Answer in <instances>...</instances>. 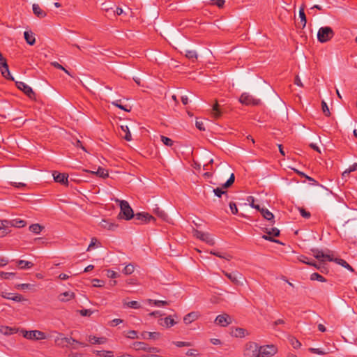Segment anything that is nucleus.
Wrapping results in <instances>:
<instances>
[{
	"instance_id": "nucleus-56",
	"label": "nucleus",
	"mask_w": 357,
	"mask_h": 357,
	"mask_svg": "<svg viewBox=\"0 0 357 357\" xmlns=\"http://www.w3.org/2000/svg\"><path fill=\"white\" fill-rule=\"evenodd\" d=\"M93 286L96 287H103L105 282L99 279H93L92 280Z\"/></svg>"
},
{
	"instance_id": "nucleus-32",
	"label": "nucleus",
	"mask_w": 357,
	"mask_h": 357,
	"mask_svg": "<svg viewBox=\"0 0 357 357\" xmlns=\"http://www.w3.org/2000/svg\"><path fill=\"white\" fill-rule=\"evenodd\" d=\"M11 227L22 228L26 226V222L23 220L14 219L10 220Z\"/></svg>"
},
{
	"instance_id": "nucleus-34",
	"label": "nucleus",
	"mask_w": 357,
	"mask_h": 357,
	"mask_svg": "<svg viewBox=\"0 0 357 357\" xmlns=\"http://www.w3.org/2000/svg\"><path fill=\"white\" fill-rule=\"evenodd\" d=\"M91 174H96L101 178L108 177V172L102 167H98L96 172L91 171Z\"/></svg>"
},
{
	"instance_id": "nucleus-53",
	"label": "nucleus",
	"mask_w": 357,
	"mask_h": 357,
	"mask_svg": "<svg viewBox=\"0 0 357 357\" xmlns=\"http://www.w3.org/2000/svg\"><path fill=\"white\" fill-rule=\"evenodd\" d=\"M126 336L128 337V338H130V339H136V338H139L138 335H137V332L136 331H134V330H131V331H129L127 334L126 335Z\"/></svg>"
},
{
	"instance_id": "nucleus-37",
	"label": "nucleus",
	"mask_w": 357,
	"mask_h": 357,
	"mask_svg": "<svg viewBox=\"0 0 357 357\" xmlns=\"http://www.w3.org/2000/svg\"><path fill=\"white\" fill-rule=\"evenodd\" d=\"M248 333L246 330L242 328H236L235 331L233 332V335L236 337H243L247 335Z\"/></svg>"
},
{
	"instance_id": "nucleus-14",
	"label": "nucleus",
	"mask_w": 357,
	"mask_h": 357,
	"mask_svg": "<svg viewBox=\"0 0 357 357\" xmlns=\"http://www.w3.org/2000/svg\"><path fill=\"white\" fill-rule=\"evenodd\" d=\"M0 296L4 298L14 301L15 302H21L23 301V297L20 294L1 291Z\"/></svg>"
},
{
	"instance_id": "nucleus-59",
	"label": "nucleus",
	"mask_w": 357,
	"mask_h": 357,
	"mask_svg": "<svg viewBox=\"0 0 357 357\" xmlns=\"http://www.w3.org/2000/svg\"><path fill=\"white\" fill-rule=\"evenodd\" d=\"M153 304L155 306L161 307V306H165V305H169V303L166 301L154 300Z\"/></svg>"
},
{
	"instance_id": "nucleus-62",
	"label": "nucleus",
	"mask_w": 357,
	"mask_h": 357,
	"mask_svg": "<svg viewBox=\"0 0 357 357\" xmlns=\"http://www.w3.org/2000/svg\"><path fill=\"white\" fill-rule=\"evenodd\" d=\"M186 355L188 356L196 357V356H199V354L197 349H189L186 352Z\"/></svg>"
},
{
	"instance_id": "nucleus-57",
	"label": "nucleus",
	"mask_w": 357,
	"mask_h": 357,
	"mask_svg": "<svg viewBox=\"0 0 357 357\" xmlns=\"http://www.w3.org/2000/svg\"><path fill=\"white\" fill-rule=\"evenodd\" d=\"M174 344L178 347L191 346V343L189 342L177 341V342H174Z\"/></svg>"
},
{
	"instance_id": "nucleus-48",
	"label": "nucleus",
	"mask_w": 357,
	"mask_h": 357,
	"mask_svg": "<svg viewBox=\"0 0 357 357\" xmlns=\"http://www.w3.org/2000/svg\"><path fill=\"white\" fill-rule=\"evenodd\" d=\"M121 100H116L115 101H113L112 104L121 109H123L126 112H130V109H128L126 106L121 105Z\"/></svg>"
},
{
	"instance_id": "nucleus-13",
	"label": "nucleus",
	"mask_w": 357,
	"mask_h": 357,
	"mask_svg": "<svg viewBox=\"0 0 357 357\" xmlns=\"http://www.w3.org/2000/svg\"><path fill=\"white\" fill-rule=\"evenodd\" d=\"M195 235H196L197 238L206 242L208 245H213L215 243L213 238L208 233H204V232L197 230L195 231Z\"/></svg>"
},
{
	"instance_id": "nucleus-24",
	"label": "nucleus",
	"mask_w": 357,
	"mask_h": 357,
	"mask_svg": "<svg viewBox=\"0 0 357 357\" xmlns=\"http://www.w3.org/2000/svg\"><path fill=\"white\" fill-rule=\"evenodd\" d=\"M32 8L34 15L39 18H43L47 15V13L40 8L38 4L33 3Z\"/></svg>"
},
{
	"instance_id": "nucleus-51",
	"label": "nucleus",
	"mask_w": 357,
	"mask_h": 357,
	"mask_svg": "<svg viewBox=\"0 0 357 357\" xmlns=\"http://www.w3.org/2000/svg\"><path fill=\"white\" fill-rule=\"evenodd\" d=\"M321 107H322V111H323L324 114L326 116H329L331 115L329 108H328L327 104L326 103V102L324 100L321 102Z\"/></svg>"
},
{
	"instance_id": "nucleus-63",
	"label": "nucleus",
	"mask_w": 357,
	"mask_h": 357,
	"mask_svg": "<svg viewBox=\"0 0 357 357\" xmlns=\"http://www.w3.org/2000/svg\"><path fill=\"white\" fill-rule=\"evenodd\" d=\"M299 261L306 264H312V261L308 260V258L304 255H301L298 257Z\"/></svg>"
},
{
	"instance_id": "nucleus-3",
	"label": "nucleus",
	"mask_w": 357,
	"mask_h": 357,
	"mask_svg": "<svg viewBox=\"0 0 357 357\" xmlns=\"http://www.w3.org/2000/svg\"><path fill=\"white\" fill-rule=\"evenodd\" d=\"M259 345L255 342H247L243 348L244 357H259Z\"/></svg>"
},
{
	"instance_id": "nucleus-26",
	"label": "nucleus",
	"mask_w": 357,
	"mask_h": 357,
	"mask_svg": "<svg viewBox=\"0 0 357 357\" xmlns=\"http://www.w3.org/2000/svg\"><path fill=\"white\" fill-rule=\"evenodd\" d=\"M148 347L149 345L146 343L142 342H135L132 344V347L136 351H148Z\"/></svg>"
},
{
	"instance_id": "nucleus-38",
	"label": "nucleus",
	"mask_w": 357,
	"mask_h": 357,
	"mask_svg": "<svg viewBox=\"0 0 357 357\" xmlns=\"http://www.w3.org/2000/svg\"><path fill=\"white\" fill-rule=\"evenodd\" d=\"M185 56L192 61L197 59V54L195 50H185Z\"/></svg>"
},
{
	"instance_id": "nucleus-25",
	"label": "nucleus",
	"mask_w": 357,
	"mask_h": 357,
	"mask_svg": "<svg viewBox=\"0 0 357 357\" xmlns=\"http://www.w3.org/2000/svg\"><path fill=\"white\" fill-rule=\"evenodd\" d=\"M160 334L158 332H142L141 337L142 339H153L157 340L160 337Z\"/></svg>"
},
{
	"instance_id": "nucleus-54",
	"label": "nucleus",
	"mask_w": 357,
	"mask_h": 357,
	"mask_svg": "<svg viewBox=\"0 0 357 357\" xmlns=\"http://www.w3.org/2000/svg\"><path fill=\"white\" fill-rule=\"evenodd\" d=\"M225 0H211V5H215L218 8H222L225 5Z\"/></svg>"
},
{
	"instance_id": "nucleus-12",
	"label": "nucleus",
	"mask_w": 357,
	"mask_h": 357,
	"mask_svg": "<svg viewBox=\"0 0 357 357\" xmlns=\"http://www.w3.org/2000/svg\"><path fill=\"white\" fill-rule=\"evenodd\" d=\"M225 275L231 280L236 285H243V283L238 280L242 279V274L238 272H233V273H227L226 271H223Z\"/></svg>"
},
{
	"instance_id": "nucleus-29",
	"label": "nucleus",
	"mask_w": 357,
	"mask_h": 357,
	"mask_svg": "<svg viewBox=\"0 0 357 357\" xmlns=\"http://www.w3.org/2000/svg\"><path fill=\"white\" fill-rule=\"evenodd\" d=\"M17 264L21 269H29L33 266L32 262L25 260H19L17 261Z\"/></svg>"
},
{
	"instance_id": "nucleus-49",
	"label": "nucleus",
	"mask_w": 357,
	"mask_h": 357,
	"mask_svg": "<svg viewBox=\"0 0 357 357\" xmlns=\"http://www.w3.org/2000/svg\"><path fill=\"white\" fill-rule=\"evenodd\" d=\"M289 342L294 349H298L301 346V343L295 337H291L289 339Z\"/></svg>"
},
{
	"instance_id": "nucleus-36",
	"label": "nucleus",
	"mask_w": 357,
	"mask_h": 357,
	"mask_svg": "<svg viewBox=\"0 0 357 357\" xmlns=\"http://www.w3.org/2000/svg\"><path fill=\"white\" fill-rule=\"evenodd\" d=\"M121 129L126 133L125 136L123 137V138L126 140V141H131L132 140V136H131V133L129 130V128H128V126L127 125H121Z\"/></svg>"
},
{
	"instance_id": "nucleus-4",
	"label": "nucleus",
	"mask_w": 357,
	"mask_h": 357,
	"mask_svg": "<svg viewBox=\"0 0 357 357\" xmlns=\"http://www.w3.org/2000/svg\"><path fill=\"white\" fill-rule=\"evenodd\" d=\"M278 348L274 344L259 346V357H271L276 354Z\"/></svg>"
},
{
	"instance_id": "nucleus-35",
	"label": "nucleus",
	"mask_w": 357,
	"mask_h": 357,
	"mask_svg": "<svg viewBox=\"0 0 357 357\" xmlns=\"http://www.w3.org/2000/svg\"><path fill=\"white\" fill-rule=\"evenodd\" d=\"M106 339L105 337H97L93 335H89V341L91 342L92 344H103L105 342Z\"/></svg>"
},
{
	"instance_id": "nucleus-16",
	"label": "nucleus",
	"mask_w": 357,
	"mask_h": 357,
	"mask_svg": "<svg viewBox=\"0 0 357 357\" xmlns=\"http://www.w3.org/2000/svg\"><path fill=\"white\" fill-rule=\"evenodd\" d=\"M54 179L56 182L60 183L61 184L68 185V175L64 173H59L57 172H54L53 173Z\"/></svg>"
},
{
	"instance_id": "nucleus-8",
	"label": "nucleus",
	"mask_w": 357,
	"mask_h": 357,
	"mask_svg": "<svg viewBox=\"0 0 357 357\" xmlns=\"http://www.w3.org/2000/svg\"><path fill=\"white\" fill-rule=\"evenodd\" d=\"M239 101L242 104L246 105H258L260 103L259 99H255V98L252 97V96H251L247 93H243L241 96Z\"/></svg>"
},
{
	"instance_id": "nucleus-15",
	"label": "nucleus",
	"mask_w": 357,
	"mask_h": 357,
	"mask_svg": "<svg viewBox=\"0 0 357 357\" xmlns=\"http://www.w3.org/2000/svg\"><path fill=\"white\" fill-rule=\"evenodd\" d=\"M136 220H140L143 222H149L151 220L155 221V219L153 216L150 215L148 213L142 212V213H138L135 215L134 216Z\"/></svg>"
},
{
	"instance_id": "nucleus-2",
	"label": "nucleus",
	"mask_w": 357,
	"mask_h": 357,
	"mask_svg": "<svg viewBox=\"0 0 357 357\" xmlns=\"http://www.w3.org/2000/svg\"><path fill=\"white\" fill-rule=\"evenodd\" d=\"M335 33L330 26H322L319 28L317 33V39L321 43H326L333 38Z\"/></svg>"
},
{
	"instance_id": "nucleus-22",
	"label": "nucleus",
	"mask_w": 357,
	"mask_h": 357,
	"mask_svg": "<svg viewBox=\"0 0 357 357\" xmlns=\"http://www.w3.org/2000/svg\"><path fill=\"white\" fill-rule=\"evenodd\" d=\"M160 322L159 324L167 328H171L176 324V321H174L172 316H168L163 319H160Z\"/></svg>"
},
{
	"instance_id": "nucleus-23",
	"label": "nucleus",
	"mask_w": 357,
	"mask_h": 357,
	"mask_svg": "<svg viewBox=\"0 0 357 357\" xmlns=\"http://www.w3.org/2000/svg\"><path fill=\"white\" fill-rule=\"evenodd\" d=\"M24 37L26 42L29 45H33L35 44L36 38H35L34 34L32 31H24Z\"/></svg>"
},
{
	"instance_id": "nucleus-33",
	"label": "nucleus",
	"mask_w": 357,
	"mask_h": 357,
	"mask_svg": "<svg viewBox=\"0 0 357 357\" xmlns=\"http://www.w3.org/2000/svg\"><path fill=\"white\" fill-rule=\"evenodd\" d=\"M210 253L213 255H215L216 257H218L220 258H222V259H225L227 261H229L231 258H232V256L229 254H227V253H221V252H216V251H214V250H211L210 252Z\"/></svg>"
},
{
	"instance_id": "nucleus-10",
	"label": "nucleus",
	"mask_w": 357,
	"mask_h": 357,
	"mask_svg": "<svg viewBox=\"0 0 357 357\" xmlns=\"http://www.w3.org/2000/svg\"><path fill=\"white\" fill-rule=\"evenodd\" d=\"M17 87L22 91L29 98H35V93L32 90V89L26 84L24 82H16Z\"/></svg>"
},
{
	"instance_id": "nucleus-40",
	"label": "nucleus",
	"mask_w": 357,
	"mask_h": 357,
	"mask_svg": "<svg viewBox=\"0 0 357 357\" xmlns=\"http://www.w3.org/2000/svg\"><path fill=\"white\" fill-rule=\"evenodd\" d=\"M154 213L156 215L160 218L162 220H165L167 218V215L165 213L164 211L160 209L159 207H156L154 209Z\"/></svg>"
},
{
	"instance_id": "nucleus-1",
	"label": "nucleus",
	"mask_w": 357,
	"mask_h": 357,
	"mask_svg": "<svg viewBox=\"0 0 357 357\" xmlns=\"http://www.w3.org/2000/svg\"><path fill=\"white\" fill-rule=\"evenodd\" d=\"M115 202L119 204L121 211L119 216L121 218L129 220L134 218L135 214L133 210L127 201L116 199Z\"/></svg>"
},
{
	"instance_id": "nucleus-60",
	"label": "nucleus",
	"mask_w": 357,
	"mask_h": 357,
	"mask_svg": "<svg viewBox=\"0 0 357 357\" xmlns=\"http://www.w3.org/2000/svg\"><path fill=\"white\" fill-rule=\"evenodd\" d=\"M299 211H300V213H301V216L305 218H309L310 217V215H311L310 213L307 211L303 208H299Z\"/></svg>"
},
{
	"instance_id": "nucleus-18",
	"label": "nucleus",
	"mask_w": 357,
	"mask_h": 357,
	"mask_svg": "<svg viewBox=\"0 0 357 357\" xmlns=\"http://www.w3.org/2000/svg\"><path fill=\"white\" fill-rule=\"evenodd\" d=\"M11 227L10 220H0V236H3L9 232V228Z\"/></svg>"
},
{
	"instance_id": "nucleus-45",
	"label": "nucleus",
	"mask_w": 357,
	"mask_h": 357,
	"mask_svg": "<svg viewBox=\"0 0 357 357\" xmlns=\"http://www.w3.org/2000/svg\"><path fill=\"white\" fill-rule=\"evenodd\" d=\"M95 353L96 355L102 356V357H112L113 352L111 351H96Z\"/></svg>"
},
{
	"instance_id": "nucleus-19",
	"label": "nucleus",
	"mask_w": 357,
	"mask_h": 357,
	"mask_svg": "<svg viewBox=\"0 0 357 357\" xmlns=\"http://www.w3.org/2000/svg\"><path fill=\"white\" fill-rule=\"evenodd\" d=\"M211 115L215 119H218L219 118L221 117L223 112L222 110L220 109V105L218 103V102H215L213 105V107L211 109Z\"/></svg>"
},
{
	"instance_id": "nucleus-55",
	"label": "nucleus",
	"mask_w": 357,
	"mask_h": 357,
	"mask_svg": "<svg viewBox=\"0 0 357 357\" xmlns=\"http://www.w3.org/2000/svg\"><path fill=\"white\" fill-rule=\"evenodd\" d=\"M309 351L312 354H319V355H324V354H327L326 351H324L320 349H317V348H310Z\"/></svg>"
},
{
	"instance_id": "nucleus-30",
	"label": "nucleus",
	"mask_w": 357,
	"mask_h": 357,
	"mask_svg": "<svg viewBox=\"0 0 357 357\" xmlns=\"http://www.w3.org/2000/svg\"><path fill=\"white\" fill-rule=\"evenodd\" d=\"M336 262L337 264L341 265L342 266L346 268L347 269L349 270L351 272H354V268L344 259H339V258H334L333 261Z\"/></svg>"
},
{
	"instance_id": "nucleus-9",
	"label": "nucleus",
	"mask_w": 357,
	"mask_h": 357,
	"mask_svg": "<svg viewBox=\"0 0 357 357\" xmlns=\"http://www.w3.org/2000/svg\"><path fill=\"white\" fill-rule=\"evenodd\" d=\"M215 322L220 326L226 327L232 322V319L229 314L225 313L217 316Z\"/></svg>"
},
{
	"instance_id": "nucleus-27",
	"label": "nucleus",
	"mask_w": 357,
	"mask_h": 357,
	"mask_svg": "<svg viewBox=\"0 0 357 357\" xmlns=\"http://www.w3.org/2000/svg\"><path fill=\"white\" fill-rule=\"evenodd\" d=\"M75 294L73 292L66 291L64 293L61 294L59 296V298L62 302H66L73 298Z\"/></svg>"
},
{
	"instance_id": "nucleus-46",
	"label": "nucleus",
	"mask_w": 357,
	"mask_h": 357,
	"mask_svg": "<svg viewBox=\"0 0 357 357\" xmlns=\"http://www.w3.org/2000/svg\"><path fill=\"white\" fill-rule=\"evenodd\" d=\"M1 332L5 335H10L15 333V329L10 328L8 326L2 327L0 330Z\"/></svg>"
},
{
	"instance_id": "nucleus-7",
	"label": "nucleus",
	"mask_w": 357,
	"mask_h": 357,
	"mask_svg": "<svg viewBox=\"0 0 357 357\" xmlns=\"http://www.w3.org/2000/svg\"><path fill=\"white\" fill-rule=\"evenodd\" d=\"M0 70L1 75L3 77L8 80H14V78L12 77L8 65L7 63L6 59L3 57V54L0 52Z\"/></svg>"
},
{
	"instance_id": "nucleus-5",
	"label": "nucleus",
	"mask_w": 357,
	"mask_h": 357,
	"mask_svg": "<svg viewBox=\"0 0 357 357\" xmlns=\"http://www.w3.org/2000/svg\"><path fill=\"white\" fill-rule=\"evenodd\" d=\"M235 176L234 174H231L229 179L225 183L222 188H216L213 189L214 194L218 197H221L222 195H225L227 197H228L227 192L226 190H224L223 189H227L229 188L234 182Z\"/></svg>"
},
{
	"instance_id": "nucleus-28",
	"label": "nucleus",
	"mask_w": 357,
	"mask_h": 357,
	"mask_svg": "<svg viewBox=\"0 0 357 357\" xmlns=\"http://www.w3.org/2000/svg\"><path fill=\"white\" fill-rule=\"evenodd\" d=\"M61 340L62 341H65L66 343L70 344L73 346V349H76L77 347L73 346V344L74 343H76V344H79V345L82 346V347H86L87 346L86 344L83 343V342H79L76 340H75L74 338L73 337H62L61 338Z\"/></svg>"
},
{
	"instance_id": "nucleus-61",
	"label": "nucleus",
	"mask_w": 357,
	"mask_h": 357,
	"mask_svg": "<svg viewBox=\"0 0 357 357\" xmlns=\"http://www.w3.org/2000/svg\"><path fill=\"white\" fill-rule=\"evenodd\" d=\"M79 312L83 317H90L92 314L93 311L91 310L84 309L79 310Z\"/></svg>"
},
{
	"instance_id": "nucleus-64",
	"label": "nucleus",
	"mask_w": 357,
	"mask_h": 357,
	"mask_svg": "<svg viewBox=\"0 0 357 357\" xmlns=\"http://www.w3.org/2000/svg\"><path fill=\"white\" fill-rule=\"evenodd\" d=\"M272 236H273L272 235H268L267 234V235H264L262 236V238L264 239L269 241H272V242H275V243H277L282 244V243L280 241L274 239Z\"/></svg>"
},
{
	"instance_id": "nucleus-20",
	"label": "nucleus",
	"mask_w": 357,
	"mask_h": 357,
	"mask_svg": "<svg viewBox=\"0 0 357 357\" xmlns=\"http://www.w3.org/2000/svg\"><path fill=\"white\" fill-rule=\"evenodd\" d=\"M198 317H199L198 312H192L188 313L183 317V321L186 325H188V324H190V323L196 321L198 319Z\"/></svg>"
},
{
	"instance_id": "nucleus-50",
	"label": "nucleus",
	"mask_w": 357,
	"mask_h": 357,
	"mask_svg": "<svg viewBox=\"0 0 357 357\" xmlns=\"http://www.w3.org/2000/svg\"><path fill=\"white\" fill-rule=\"evenodd\" d=\"M15 274L14 273L11 272H1L0 277L5 280H9L13 278L15 276Z\"/></svg>"
},
{
	"instance_id": "nucleus-41",
	"label": "nucleus",
	"mask_w": 357,
	"mask_h": 357,
	"mask_svg": "<svg viewBox=\"0 0 357 357\" xmlns=\"http://www.w3.org/2000/svg\"><path fill=\"white\" fill-rule=\"evenodd\" d=\"M265 232L268 235H272L273 236H279L280 235V230L275 227H273L270 229L266 228Z\"/></svg>"
},
{
	"instance_id": "nucleus-47",
	"label": "nucleus",
	"mask_w": 357,
	"mask_h": 357,
	"mask_svg": "<svg viewBox=\"0 0 357 357\" xmlns=\"http://www.w3.org/2000/svg\"><path fill=\"white\" fill-rule=\"evenodd\" d=\"M160 138L162 143L167 146H172L174 144L173 140L167 137L161 135Z\"/></svg>"
},
{
	"instance_id": "nucleus-44",
	"label": "nucleus",
	"mask_w": 357,
	"mask_h": 357,
	"mask_svg": "<svg viewBox=\"0 0 357 357\" xmlns=\"http://www.w3.org/2000/svg\"><path fill=\"white\" fill-rule=\"evenodd\" d=\"M134 266L132 264H129L124 267V268L123 269V273L125 275H130L134 272Z\"/></svg>"
},
{
	"instance_id": "nucleus-52",
	"label": "nucleus",
	"mask_w": 357,
	"mask_h": 357,
	"mask_svg": "<svg viewBox=\"0 0 357 357\" xmlns=\"http://www.w3.org/2000/svg\"><path fill=\"white\" fill-rule=\"evenodd\" d=\"M126 305L128 307L133 309H139L141 307L139 303L135 301H130Z\"/></svg>"
},
{
	"instance_id": "nucleus-31",
	"label": "nucleus",
	"mask_w": 357,
	"mask_h": 357,
	"mask_svg": "<svg viewBox=\"0 0 357 357\" xmlns=\"http://www.w3.org/2000/svg\"><path fill=\"white\" fill-rule=\"evenodd\" d=\"M44 229V227L40 225V224H32L29 226V231L36 234H39L42 230Z\"/></svg>"
},
{
	"instance_id": "nucleus-43",
	"label": "nucleus",
	"mask_w": 357,
	"mask_h": 357,
	"mask_svg": "<svg viewBox=\"0 0 357 357\" xmlns=\"http://www.w3.org/2000/svg\"><path fill=\"white\" fill-rule=\"evenodd\" d=\"M247 201L249 203V205L252 208H255L257 210H259L260 209V206L259 204H255V199L254 197H252V196L248 197Z\"/></svg>"
},
{
	"instance_id": "nucleus-17",
	"label": "nucleus",
	"mask_w": 357,
	"mask_h": 357,
	"mask_svg": "<svg viewBox=\"0 0 357 357\" xmlns=\"http://www.w3.org/2000/svg\"><path fill=\"white\" fill-rule=\"evenodd\" d=\"M261 215L264 217V219L267 220L268 221H270L272 225L275 223L274 220V215L268 211L267 208L261 207L260 209L258 210Z\"/></svg>"
},
{
	"instance_id": "nucleus-11",
	"label": "nucleus",
	"mask_w": 357,
	"mask_h": 357,
	"mask_svg": "<svg viewBox=\"0 0 357 357\" xmlns=\"http://www.w3.org/2000/svg\"><path fill=\"white\" fill-rule=\"evenodd\" d=\"M311 251L313 253L314 257L320 261H324V259H326L329 261H333L332 255L328 253H324L322 250L319 249H312Z\"/></svg>"
},
{
	"instance_id": "nucleus-21",
	"label": "nucleus",
	"mask_w": 357,
	"mask_h": 357,
	"mask_svg": "<svg viewBox=\"0 0 357 357\" xmlns=\"http://www.w3.org/2000/svg\"><path fill=\"white\" fill-rule=\"evenodd\" d=\"M100 225L102 228L110 231L115 230L118 227V225H116L115 223L109 222V220H102V222L100 223Z\"/></svg>"
},
{
	"instance_id": "nucleus-39",
	"label": "nucleus",
	"mask_w": 357,
	"mask_h": 357,
	"mask_svg": "<svg viewBox=\"0 0 357 357\" xmlns=\"http://www.w3.org/2000/svg\"><path fill=\"white\" fill-rule=\"evenodd\" d=\"M299 17L301 18V22L303 24V27H305L307 23V20L304 12V6H302L299 10Z\"/></svg>"
},
{
	"instance_id": "nucleus-42",
	"label": "nucleus",
	"mask_w": 357,
	"mask_h": 357,
	"mask_svg": "<svg viewBox=\"0 0 357 357\" xmlns=\"http://www.w3.org/2000/svg\"><path fill=\"white\" fill-rule=\"evenodd\" d=\"M310 279L312 280H317V281L322 282H324L326 281L325 278H324L321 275H320L317 273H312L310 275Z\"/></svg>"
},
{
	"instance_id": "nucleus-58",
	"label": "nucleus",
	"mask_w": 357,
	"mask_h": 357,
	"mask_svg": "<svg viewBox=\"0 0 357 357\" xmlns=\"http://www.w3.org/2000/svg\"><path fill=\"white\" fill-rule=\"evenodd\" d=\"M229 208H230V210H231V212L233 213V214H236L238 213V208H237V206L236 204L233 202H230L229 204Z\"/></svg>"
},
{
	"instance_id": "nucleus-6",
	"label": "nucleus",
	"mask_w": 357,
	"mask_h": 357,
	"mask_svg": "<svg viewBox=\"0 0 357 357\" xmlns=\"http://www.w3.org/2000/svg\"><path fill=\"white\" fill-rule=\"evenodd\" d=\"M23 337L29 340H42L46 338L45 333L40 331H23Z\"/></svg>"
}]
</instances>
